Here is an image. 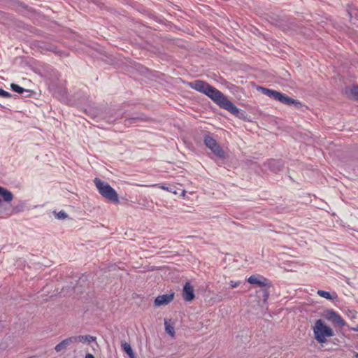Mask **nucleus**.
<instances>
[{"label":"nucleus","instance_id":"nucleus-8","mask_svg":"<svg viewBox=\"0 0 358 358\" xmlns=\"http://www.w3.org/2000/svg\"><path fill=\"white\" fill-rule=\"evenodd\" d=\"M247 281L250 284L257 285L261 287H270L268 280L266 278L260 275H252L247 279Z\"/></svg>","mask_w":358,"mask_h":358},{"label":"nucleus","instance_id":"nucleus-21","mask_svg":"<svg viewBox=\"0 0 358 358\" xmlns=\"http://www.w3.org/2000/svg\"><path fill=\"white\" fill-rule=\"evenodd\" d=\"M0 96L3 98H10L12 95L8 92L5 91L3 89L0 88Z\"/></svg>","mask_w":358,"mask_h":358},{"label":"nucleus","instance_id":"nucleus-18","mask_svg":"<svg viewBox=\"0 0 358 358\" xmlns=\"http://www.w3.org/2000/svg\"><path fill=\"white\" fill-rule=\"evenodd\" d=\"M10 87L13 91H14L18 94H22L24 92H28V90H25L24 88H23V87H20V85L15 84V83H12L10 85Z\"/></svg>","mask_w":358,"mask_h":358},{"label":"nucleus","instance_id":"nucleus-14","mask_svg":"<svg viewBox=\"0 0 358 358\" xmlns=\"http://www.w3.org/2000/svg\"><path fill=\"white\" fill-rule=\"evenodd\" d=\"M268 166L273 171L277 172L281 170L282 164L280 160L271 159L268 162Z\"/></svg>","mask_w":358,"mask_h":358},{"label":"nucleus","instance_id":"nucleus-17","mask_svg":"<svg viewBox=\"0 0 358 358\" xmlns=\"http://www.w3.org/2000/svg\"><path fill=\"white\" fill-rule=\"evenodd\" d=\"M165 325V331L167 334H169L171 337H173L175 335L174 327L171 324L169 323L166 320H164Z\"/></svg>","mask_w":358,"mask_h":358},{"label":"nucleus","instance_id":"nucleus-9","mask_svg":"<svg viewBox=\"0 0 358 358\" xmlns=\"http://www.w3.org/2000/svg\"><path fill=\"white\" fill-rule=\"evenodd\" d=\"M182 294L185 301H191L195 298L194 287L189 282H187L184 285Z\"/></svg>","mask_w":358,"mask_h":358},{"label":"nucleus","instance_id":"nucleus-5","mask_svg":"<svg viewBox=\"0 0 358 358\" xmlns=\"http://www.w3.org/2000/svg\"><path fill=\"white\" fill-rule=\"evenodd\" d=\"M203 143L205 145L210 149L212 152L218 158L223 159L225 153L220 145L211 136L206 135L204 137Z\"/></svg>","mask_w":358,"mask_h":358},{"label":"nucleus","instance_id":"nucleus-22","mask_svg":"<svg viewBox=\"0 0 358 358\" xmlns=\"http://www.w3.org/2000/svg\"><path fill=\"white\" fill-rule=\"evenodd\" d=\"M229 285L231 287H237L241 285V281H234V280H230Z\"/></svg>","mask_w":358,"mask_h":358},{"label":"nucleus","instance_id":"nucleus-30","mask_svg":"<svg viewBox=\"0 0 358 358\" xmlns=\"http://www.w3.org/2000/svg\"><path fill=\"white\" fill-rule=\"evenodd\" d=\"M1 203H2V201H1V200L0 199V206L1 205Z\"/></svg>","mask_w":358,"mask_h":358},{"label":"nucleus","instance_id":"nucleus-16","mask_svg":"<svg viewBox=\"0 0 358 358\" xmlns=\"http://www.w3.org/2000/svg\"><path fill=\"white\" fill-rule=\"evenodd\" d=\"M122 350L129 355L130 358H134V353L131 349L130 344L127 342L122 343Z\"/></svg>","mask_w":358,"mask_h":358},{"label":"nucleus","instance_id":"nucleus-27","mask_svg":"<svg viewBox=\"0 0 358 358\" xmlns=\"http://www.w3.org/2000/svg\"><path fill=\"white\" fill-rule=\"evenodd\" d=\"M354 358H358V353H355L354 355Z\"/></svg>","mask_w":358,"mask_h":358},{"label":"nucleus","instance_id":"nucleus-13","mask_svg":"<svg viewBox=\"0 0 358 358\" xmlns=\"http://www.w3.org/2000/svg\"><path fill=\"white\" fill-rule=\"evenodd\" d=\"M317 294L324 299H327L330 301H334L337 299L338 296L336 292L331 293L327 291L319 289L317 292Z\"/></svg>","mask_w":358,"mask_h":358},{"label":"nucleus","instance_id":"nucleus-24","mask_svg":"<svg viewBox=\"0 0 358 358\" xmlns=\"http://www.w3.org/2000/svg\"><path fill=\"white\" fill-rule=\"evenodd\" d=\"M85 358H94V357L91 353H87L86 355H85Z\"/></svg>","mask_w":358,"mask_h":358},{"label":"nucleus","instance_id":"nucleus-26","mask_svg":"<svg viewBox=\"0 0 358 358\" xmlns=\"http://www.w3.org/2000/svg\"><path fill=\"white\" fill-rule=\"evenodd\" d=\"M154 305L157 306V298H155L154 300Z\"/></svg>","mask_w":358,"mask_h":358},{"label":"nucleus","instance_id":"nucleus-31","mask_svg":"<svg viewBox=\"0 0 358 358\" xmlns=\"http://www.w3.org/2000/svg\"><path fill=\"white\" fill-rule=\"evenodd\" d=\"M273 358H278V357H273Z\"/></svg>","mask_w":358,"mask_h":358},{"label":"nucleus","instance_id":"nucleus-2","mask_svg":"<svg viewBox=\"0 0 358 358\" xmlns=\"http://www.w3.org/2000/svg\"><path fill=\"white\" fill-rule=\"evenodd\" d=\"M94 183L99 193L105 199L113 203H117L119 202V196L117 192L108 182L98 178H95L94 179Z\"/></svg>","mask_w":358,"mask_h":358},{"label":"nucleus","instance_id":"nucleus-28","mask_svg":"<svg viewBox=\"0 0 358 358\" xmlns=\"http://www.w3.org/2000/svg\"><path fill=\"white\" fill-rule=\"evenodd\" d=\"M108 121L109 122H114V121H115V120H110V119H108Z\"/></svg>","mask_w":358,"mask_h":358},{"label":"nucleus","instance_id":"nucleus-19","mask_svg":"<svg viewBox=\"0 0 358 358\" xmlns=\"http://www.w3.org/2000/svg\"><path fill=\"white\" fill-rule=\"evenodd\" d=\"M350 94L354 99H358V86H353L350 90Z\"/></svg>","mask_w":358,"mask_h":358},{"label":"nucleus","instance_id":"nucleus-1","mask_svg":"<svg viewBox=\"0 0 358 358\" xmlns=\"http://www.w3.org/2000/svg\"><path fill=\"white\" fill-rule=\"evenodd\" d=\"M188 85L192 89L208 96L221 108L229 111L231 114L237 115L239 113V108L230 101L220 91L208 83L203 80H196L189 83Z\"/></svg>","mask_w":358,"mask_h":358},{"label":"nucleus","instance_id":"nucleus-6","mask_svg":"<svg viewBox=\"0 0 358 358\" xmlns=\"http://www.w3.org/2000/svg\"><path fill=\"white\" fill-rule=\"evenodd\" d=\"M323 317L331 322L334 326L343 327L345 326V322L336 311L328 309L324 311Z\"/></svg>","mask_w":358,"mask_h":358},{"label":"nucleus","instance_id":"nucleus-25","mask_svg":"<svg viewBox=\"0 0 358 358\" xmlns=\"http://www.w3.org/2000/svg\"><path fill=\"white\" fill-rule=\"evenodd\" d=\"M352 330H353L354 331H358V324L357 325V327H354V328L352 329Z\"/></svg>","mask_w":358,"mask_h":358},{"label":"nucleus","instance_id":"nucleus-29","mask_svg":"<svg viewBox=\"0 0 358 358\" xmlns=\"http://www.w3.org/2000/svg\"><path fill=\"white\" fill-rule=\"evenodd\" d=\"M3 188V187L0 186V194L1 193V191H2Z\"/></svg>","mask_w":358,"mask_h":358},{"label":"nucleus","instance_id":"nucleus-23","mask_svg":"<svg viewBox=\"0 0 358 358\" xmlns=\"http://www.w3.org/2000/svg\"><path fill=\"white\" fill-rule=\"evenodd\" d=\"M137 120L136 118H129V119H127L125 120V124H131V123H134V122H136V121Z\"/></svg>","mask_w":358,"mask_h":358},{"label":"nucleus","instance_id":"nucleus-11","mask_svg":"<svg viewBox=\"0 0 358 358\" xmlns=\"http://www.w3.org/2000/svg\"><path fill=\"white\" fill-rule=\"evenodd\" d=\"M173 292L162 295H158V306L169 303L173 299Z\"/></svg>","mask_w":358,"mask_h":358},{"label":"nucleus","instance_id":"nucleus-4","mask_svg":"<svg viewBox=\"0 0 358 358\" xmlns=\"http://www.w3.org/2000/svg\"><path fill=\"white\" fill-rule=\"evenodd\" d=\"M313 333L315 340L320 343H324L327 338L334 335V331L321 319L315 321Z\"/></svg>","mask_w":358,"mask_h":358},{"label":"nucleus","instance_id":"nucleus-7","mask_svg":"<svg viewBox=\"0 0 358 358\" xmlns=\"http://www.w3.org/2000/svg\"><path fill=\"white\" fill-rule=\"evenodd\" d=\"M158 188L165 190L170 194L173 195H178V196L184 197L185 195V190L181 188V186L177 187L173 184H163L162 185H158Z\"/></svg>","mask_w":358,"mask_h":358},{"label":"nucleus","instance_id":"nucleus-20","mask_svg":"<svg viewBox=\"0 0 358 358\" xmlns=\"http://www.w3.org/2000/svg\"><path fill=\"white\" fill-rule=\"evenodd\" d=\"M67 217H68L67 213L64 210H61L56 214V217L59 220H64V219L66 218Z\"/></svg>","mask_w":358,"mask_h":358},{"label":"nucleus","instance_id":"nucleus-10","mask_svg":"<svg viewBox=\"0 0 358 358\" xmlns=\"http://www.w3.org/2000/svg\"><path fill=\"white\" fill-rule=\"evenodd\" d=\"M71 343H74L73 336L69 337L63 341H62L59 343H58L55 347V350L57 352H59L62 350H64L67 348V347Z\"/></svg>","mask_w":358,"mask_h":358},{"label":"nucleus","instance_id":"nucleus-15","mask_svg":"<svg viewBox=\"0 0 358 358\" xmlns=\"http://www.w3.org/2000/svg\"><path fill=\"white\" fill-rule=\"evenodd\" d=\"M0 195L2 196L3 201L6 202H10L13 199V195L12 192L5 189L4 187L3 188Z\"/></svg>","mask_w":358,"mask_h":358},{"label":"nucleus","instance_id":"nucleus-12","mask_svg":"<svg viewBox=\"0 0 358 358\" xmlns=\"http://www.w3.org/2000/svg\"><path fill=\"white\" fill-rule=\"evenodd\" d=\"M73 339L74 343H91L96 341V337L90 335L75 336H73Z\"/></svg>","mask_w":358,"mask_h":358},{"label":"nucleus","instance_id":"nucleus-3","mask_svg":"<svg viewBox=\"0 0 358 358\" xmlns=\"http://www.w3.org/2000/svg\"><path fill=\"white\" fill-rule=\"evenodd\" d=\"M258 90L262 92L264 95H266L269 98L278 101L282 103H284L287 106H292L294 105L295 108H299L301 106V103L296 100L292 99V97H289L287 96L285 94H282L280 92L268 89L264 87H259Z\"/></svg>","mask_w":358,"mask_h":358}]
</instances>
